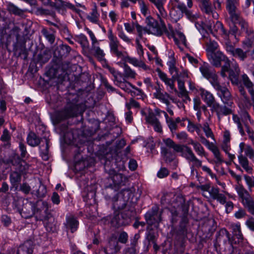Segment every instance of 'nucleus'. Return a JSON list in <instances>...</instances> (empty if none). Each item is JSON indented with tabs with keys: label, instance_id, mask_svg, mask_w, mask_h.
Wrapping results in <instances>:
<instances>
[{
	"label": "nucleus",
	"instance_id": "b1692460",
	"mask_svg": "<svg viewBox=\"0 0 254 254\" xmlns=\"http://www.w3.org/2000/svg\"><path fill=\"white\" fill-rule=\"evenodd\" d=\"M200 92L202 100L208 107L212 108L213 105L216 103L213 95L210 92L203 89H200Z\"/></svg>",
	"mask_w": 254,
	"mask_h": 254
},
{
	"label": "nucleus",
	"instance_id": "7c9ffc66",
	"mask_svg": "<svg viewBox=\"0 0 254 254\" xmlns=\"http://www.w3.org/2000/svg\"><path fill=\"white\" fill-rule=\"evenodd\" d=\"M239 162L243 168L248 173H252V168L249 165V162L247 157L240 154L238 157Z\"/></svg>",
	"mask_w": 254,
	"mask_h": 254
},
{
	"label": "nucleus",
	"instance_id": "a19ab883",
	"mask_svg": "<svg viewBox=\"0 0 254 254\" xmlns=\"http://www.w3.org/2000/svg\"><path fill=\"white\" fill-rule=\"evenodd\" d=\"M233 56L239 59L241 61H244L247 58V52L244 51L242 49L238 48L236 49Z\"/></svg>",
	"mask_w": 254,
	"mask_h": 254
},
{
	"label": "nucleus",
	"instance_id": "de8ad7c7",
	"mask_svg": "<svg viewBox=\"0 0 254 254\" xmlns=\"http://www.w3.org/2000/svg\"><path fill=\"white\" fill-rule=\"evenodd\" d=\"M42 33L46 38V39L52 44L54 43L55 40V36L54 34L50 33L46 29L43 28L42 30Z\"/></svg>",
	"mask_w": 254,
	"mask_h": 254
},
{
	"label": "nucleus",
	"instance_id": "39448f33",
	"mask_svg": "<svg viewBox=\"0 0 254 254\" xmlns=\"http://www.w3.org/2000/svg\"><path fill=\"white\" fill-rule=\"evenodd\" d=\"M181 155L189 162L192 163L190 167L192 172L194 171V167L199 168L201 167L202 161L196 157L192 149L187 145L185 147L181 153Z\"/></svg>",
	"mask_w": 254,
	"mask_h": 254
},
{
	"label": "nucleus",
	"instance_id": "cd10ccee",
	"mask_svg": "<svg viewBox=\"0 0 254 254\" xmlns=\"http://www.w3.org/2000/svg\"><path fill=\"white\" fill-rule=\"evenodd\" d=\"M125 61L135 66L142 68L144 70H147L149 69V67L143 62L141 60H138L135 58L127 56L125 58Z\"/></svg>",
	"mask_w": 254,
	"mask_h": 254
},
{
	"label": "nucleus",
	"instance_id": "a18cd8bd",
	"mask_svg": "<svg viewBox=\"0 0 254 254\" xmlns=\"http://www.w3.org/2000/svg\"><path fill=\"white\" fill-rule=\"evenodd\" d=\"M118 35L120 39H121L125 42L127 44H130L131 43V39H130L124 32L122 27L118 26L117 27Z\"/></svg>",
	"mask_w": 254,
	"mask_h": 254
},
{
	"label": "nucleus",
	"instance_id": "09e8293b",
	"mask_svg": "<svg viewBox=\"0 0 254 254\" xmlns=\"http://www.w3.org/2000/svg\"><path fill=\"white\" fill-rule=\"evenodd\" d=\"M126 106L128 110L129 111L132 108L135 109H139L140 108L139 103L132 98L129 99L128 102L126 103Z\"/></svg>",
	"mask_w": 254,
	"mask_h": 254
},
{
	"label": "nucleus",
	"instance_id": "4be33fe9",
	"mask_svg": "<svg viewBox=\"0 0 254 254\" xmlns=\"http://www.w3.org/2000/svg\"><path fill=\"white\" fill-rule=\"evenodd\" d=\"M177 8L183 13H185L187 17L191 21H194L198 17V15L196 13H194L192 10L187 8L184 3H179L177 5Z\"/></svg>",
	"mask_w": 254,
	"mask_h": 254
},
{
	"label": "nucleus",
	"instance_id": "bf43d9fd",
	"mask_svg": "<svg viewBox=\"0 0 254 254\" xmlns=\"http://www.w3.org/2000/svg\"><path fill=\"white\" fill-rule=\"evenodd\" d=\"M176 79L173 78H168L166 80L164 81V83L166 85L168 86L170 88V90L169 91L170 92H173V91L177 92V90L176 88L175 87L174 81Z\"/></svg>",
	"mask_w": 254,
	"mask_h": 254
},
{
	"label": "nucleus",
	"instance_id": "aec40b11",
	"mask_svg": "<svg viewBox=\"0 0 254 254\" xmlns=\"http://www.w3.org/2000/svg\"><path fill=\"white\" fill-rule=\"evenodd\" d=\"M150 2L153 3L158 10L157 16L159 20L166 18L168 14L166 10L164 7V2L163 0H149Z\"/></svg>",
	"mask_w": 254,
	"mask_h": 254
},
{
	"label": "nucleus",
	"instance_id": "412c9836",
	"mask_svg": "<svg viewBox=\"0 0 254 254\" xmlns=\"http://www.w3.org/2000/svg\"><path fill=\"white\" fill-rule=\"evenodd\" d=\"M241 81L247 88L251 96V102H254V84L250 80L246 74H243L241 77Z\"/></svg>",
	"mask_w": 254,
	"mask_h": 254
},
{
	"label": "nucleus",
	"instance_id": "ea45409f",
	"mask_svg": "<svg viewBox=\"0 0 254 254\" xmlns=\"http://www.w3.org/2000/svg\"><path fill=\"white\" fill-rule=\"evenodd\" d=\"M99 16V14L97 11V6L95 4L92 9L91 12L87 16V18L89 20H90V21L93 23H96L98 20Z\"/></svg>",
	"mask_w": 254,
	"mask_h": 254
},
{
	"label": "nucleus",
	"instance_id": "f3484780",
	"mask_svg": "<svg viewBox=\"0 0 254 254\" xmlns=\"http://www.w3.org/2000/svg\"><path fill=\"white\" fill-rule=\"evenodd\" d=\"M75 108V106L72 105L66 107L64 110L58 112L56 117V121L59 123L64 120L74 116L76 114Z\"/></svg>",
	"mask_w": 254,
	"mask_h": 254
},
{
	"label": "nucleus",
	"instance_id": "dca6fc26",
	"mask_svg": "<svg viewBox=\"0 0 254 254\" xmlns=\"http://www.w3.org/2000/svg\"><path fill=\"white\" fill-rule=\"evenodd\" d=\"M211 111L216 113L218 119L221 120V117L223 116H227L233 114V111L231 109L228 108L226 106L220 105L219 103H216L211 108Z\"/></svg>",
	"mask_w": 254,
	"mask_h": 254
},
{
	"label": "nucleus",
	"instance_id": "0eeeda50",
	"mask_svg": "<svg viewBox=\"0 0 254 254\" xmlns=\"http://www.w3.org/2000/svg\"><path fill=\"white\" fill-rule=\"evenodd\" d=\"M199 69L202 76L208 79L212 86L218 82V76L214 69L211 67L208 64L204 63L200 66Z\"/></svg>",
	"mask_w": 254,
	"mask_h": 254
},
{
	"label": "nucleus",
	"instance_id": "4c0bfd02",
	"mask_svg": "<svg viewBox=\"0 0 254 254\" xmlns=\"http://www.w3.org/2000/svg\"><path fill=\"white\" fill-rule=\"evenodd\" d=\"M45 145L44 146H40V150L41 155L43 159L45 160L48 159V152H49V140L45 138Z\"/></svg>",
	"mask_w": 254,
	"mask_h": 254
},
{
	"label": "nucleus",
	"instance_id": "473e14b6",
	"mask_svg": "<svg viewBox=\"0 0 254 254\" xmlns=\"http://www.w3.org/2000/svg\"><path fill=\"white\" fill-rule=\"evenodd\" d=\"M27 143L31 146H36L40 142V139L33 132H30L27 137Z\"/></svg>",
	"mask_w": 254,
	"mask_h": 254
},
{
	"label": "nucleus",
	"instance_id": "774afa93",
	"mask_svg": "<svg viewBox=\"0 0 254 254\" xmlns=\"http://www.w3.org/2000/svg\"><path fill=\"white\" fill-rule=\"evenodd\" d=\"M247 215L246 211L243 208H240L238 211H236L234 216L237 219H241L245 217Z\"/></svg>",
	"mask_w": 254,
	"mask_h": 254
},
{
	"label": "nucleus",
	"instance_id": "37998d69",
	"mask_svg": "<svg viewBox=\"0 0 254 254\" xmlns=\"http://www.w3.org/2000/svg\"><path fill=\"white\" fill-rule=\"evenodd\" d=\"M155 98L159 100L161 102L165 104L167 106L170 104L169 99L170 98V96L166 92L163 91Z\"/></svg>",
	"mask_w": 254,
	"mask_h": 254
},
{
	"label": "nucleus",
	"instance_id": "2f4dec72",
	"mask_svg": "<svg viewBox=\"0 0 254 254\" xmlns=\"http://www.w3.org/2000/svg\"><path fill=\"white\" fill-rule=\"evenodd\" d=\"M110 178L115 187H119L124 185V180H125V178L124 177L122 174L115 173L110 177Z\"/></svg>",
	"mask_w": 254,
	"mask_h": 254
},
{
	"label": "nucleus",
	"instance_id": "6e6d98bb",
	"mask_svg": "<svg viewBox=\"0 0 254 254\" xmlns=\"http://www.w3.org/2000/svg\"><path fill=\"white\" fill-rule=\"evenodd\" d=\"M170 31L168 30L166 27L165 30L163 31V33H165L169 38H173L175 41V43L177 45H179V41L178 38L175 36L172 28H170Z\"/></svg>",
	"mask_w": 254,
	"mask_h": 254
},
{
	"label": "nucleus",
	"instance_id": "9b49d317",
	"mask_svg": "<svg viewBox=\"0 0 254 254\" xmlns=\"http://www.w3.org/2000/svg\"><path fill=\"white\" fill-rule=\"evenodd\" d=\"M208 57L211 64L216 67L221 66V62H225L229 60L227 56L220 51L208 54Z\"/></svg>",
	"mask_w": 254,
	"mask_h": 254
},
{
	"label": "nucleus",
	"instance_id": "58836bf2",
	"mask_svg": "<svg viewBox=\"0 0 254 254\" xmlns=\"http://www.w3.org/2000/svg\"><path fill=\"white\" fill-rule=\"evenodd\" d=\"M123 75L126 78H134L136 74L127 64H124Z\"/></svg>",
	"mask_w": 254,
	"mask_h": 254
},
{
	"label": "nucleus",
	"instance_id": "c85d7f7f",
	"mask_svg": "<svg viewBox=\"0 0 254 254\" xmlns=\"http://www.w3.org/2000/svg\"><path fill=\"white\" fill-rule=\"evenodd\" d=\"M163 142L165 144L170 147L173 148L176 152L181 153L186 145L177 144L175 142L170 138L164 139L163 140Z\"/></svg>",
	"mask_w": 254,
	"mask_h": 254
},
{
	"label": "nucleus",
	"instance_id": "5fc2aeb1",
	"mask_svg": "<svg viewBox=\"0 0 254 254\" xmlns=\"http://www.w3.org/2000/svg\"><path fill=\"white\" fill-rule=\"evenodd\" d=\"M145 120L147 123L151 124L152 125L159 121L152 112H150L148 115H146Z\"/></svg>",
	"mask_w": 254,
	"mask_h": 254
},
{
	"label": "nucleus",
	"instance_id": "a211bd4d",
	"mask_svg": "<svg viewBox=\"0 0 254 254\" xmlns=\"http://www.w3.org/2000/svg\"><path fill=\"white\" fill-rule=\"evenodd\" d=\"M113 206L115 211L127 213L128 209L133 210L132 208L127 205V201L120 196L113 202Z\"/></svg>",
	"mask_w": 254,
	"mask_h": 254
},
{
	"label": "nucleus",
	"instance_id": "6e6552de",
	"mask_svg": "<svg viewBox=\"0 0 254 254\" xmlns=\"http://www.w3.org/2000/svg\"><path fill=\"white\" fill-rule=\"evenodd\" d=\"M108 38L111 52L118 58H122L123 57V54L122 52L119 50L120 42L111 29L108 31Z\"/></svg>",
	"mask_w": 254,
	"mask_h": 254
},
{
	"label": "nucleus",
	"instance_id": "2eb2a0df",
	"mask_svg": "<svg viewBox=\"0 0 254 254\" xmlns=\"http://www.w3.org/2000/svg\"><path fill=\"white\" fill-rule=\"evenodd\" d=\"M200 140L201 142L205 146H207L209 149L212 152L215 158H216V163H222L223 162V158L222 157L220 151L218 147L212 143H210L204 137L201 136Z\"/></svg>",
	"mask_w": 254,
	"mask_h": 254
},
{
	"label": "nucleus",
	"instance_id": "72a5a7b5",
	"mask_svg": "<svg viewBox=\"0 0 254 254\" xmlns=\"http://www.w3.org/2000/svg\"><path fill=\"white\" fill-rule=\"evenodd\" d=\"M211 31L213 34L217 33L224 36H226L227 35V31L224 28L222 23L219 21H217L215 23Z\"/></svg>",
	"mask_w": 254,
	"mask_h": 254
},
{
	"label": "nucleus",
	"instance_id": "20e7f679",
	"mask_svg": "<svg viewBox=\"0 0 254 254\" xmlns=\"http://www.w3.org/2000/svg\"><path fill=\"white\" fill-rule=\"evenodd\" d=\"M213 87L217 91V94L222 102L225 105L231 106L233 104L232 97L228 89L226 86L221 85L219 81L215 83Z\"/></svg>",
	"mask_w": 254,
	"mask_h": 254
},
{
	"label": "nucleus",
	"instance_id": "338daca9",
	"mask_svg": "<svg viewBox=\"0 0 254 254\" xmlns=\"http://www.w3.org/2000/svg\"><path fill=\"white\" fill-rule=\"evenodd\" d=\"M169 174L168 170L166 168H161L157 173V177L159 178H163L167 177Z\"/></svg>",
	"mask_w": 254,
	"mask_h": 254
},
{
	"label": "nucleus",
	"instance_id": "ddd939ff",
	"mask_svg": "<svg viewBox=\"0 0 254 254\" xmlns=\"http://www.w3.org/2000/svg\"><path fill=\"white\" fill-rule=\"evenodd\" d=\"M18 212L22 217L25 219L29 218L35 213V205L31 201L26 200V202L23 203L22 208L19 209Z\"/></svg>",
	"mask_w": 254,
	"mask_h": 254
},
{
	"label": "nucleus",
	"instance_id": "49530a36",
	"mask_svg": "<svg viewBox=\"0 0 254 254\" xmlns=\"http://www.w3.org/2000/svg\"><path fill=\"white\" fill-rule=\"evenodd\" d=\"M175 36L178 38L179 43V45H177L178 46L180 49L183 50V48L181 47V44L184 45L185 46H186L187 41L185 36L183 33L180 31H177Z\"/></svg>",
	"mask_w": 254,
	"mask_h": 254
},
{
	"label": "nucleus",
	"instance_id": "423d86ee",
	"mask_svg": "<svg viewBox=\"0 0 254 254\" xmlns=\"http://www.w3.org/2000/svg\"><path fill=\"white\" fill-rule=\"evenodd\" d=\"M10 163L14 166L15 170L12 171L9 175V180L13 187H17L18 184L21 182V173L23 172V166L19 163H16V160H11Z\"/></svg>",
	"mask_w": 254,
	"mask_h": 254
},
{
	"label": "nucleus",
	"instance_id": "c9c22d12",
	"mask_svg": "<svg viewBox=\"0 0 254 254\" xmlns=\"http://www.w3.org/2000/svg\"><path fill=\"white\" fill-rule=\"evenodd\" d=\"M240 72L235 71L233 70H230L229 71V77L233 84L238 85V88L240 86H243L241 84V82L239 80V75Z\"/></svg>",
	"mask_w": 254,
	"mask_h": 254
},
{
	"label": "nucleus",
	"instance_id": "4468645a",
	"mask_svg": "<svg viewBox=\"0 0 254 254\" xmlns=\"http://www.w3.org/2000/svg\"><path fill=\"white\" fill-rule=\"evenodd\" d=\"M199 6L203 13L211 16L215 19H218V14L213 9L210 0H199Z\"/></svg>",
	"mask_w": 254,
	"mask_h": 254
},
{
	"label": "nucleus",
	"instance_id": "0e129e2a",
	"mask_svg": "<svg viewBox=\"0 0 254 254\" xmlns=\"http://www.w3.org/2000/svg\"><path fill=\"white\" fill-rule=\"evenodd\" d=\"M246 184L250 188H254V177L249 176L247 175L244 176Z\"/></svg>",
	"mask_w": 254,
	"mask_h": 254
},
{
	"label": "nucleus",
	"instance_id": "9d476101",
	"mask_svg": "<svg viewBox=\"0 0 254 254\" xmlns=\"http://www.w3.org/2000/svg\"><path fill=\"white\" fill-rule=\"evenodd\" d=\"M147 223L149 225H158L161 221V214L158 212L157 206H153L145 215Z\"/></svg>",
	"mask_w": 254,
	"mask_h": 254
},
{
	"label": "nucleus",
	"instance_id": "69168bd1",
	"mask_svg": "<svg viewBox=\"0 0 254 254\" xmlns=\"http://www.w3.org/2000/svg\"><path fill=\"white\" fill-rule=\"evenodd\" d=\"M127 234L125 232H122L120 234L118 238V241H117L123 244H126L127 242Z\"/></svg>",
	"mask_w": 254,
	"mask_h": 254
},
{
	"label": "nucleus",
	"instance_id": "680f3d73",
	"mask_svg": "<svg viewBox=\"0 0 254 254\" xmlns=\"http://www.w3.org/2000/svg\"><path fill=\"white\" fill-rule=\"evenodd\" d=\"M245 224L250 230L254 232V218L253 217L249 216L245 222Z\"/></svg>",
	"mask_w": 254,
	"mask_h": 254
},
{
	"label": "nucleus",
	"instance_id": "052dcab7",
	"mask_svg": "<svg viewBox=\"0 0 254 254\" xmlns=\"http://www.w3.org/2000/svg\"><path fill=\"white\" fill-rule=\"evenodd\" d=\"M151 89L155 91L153 94L154 98L164 91L161 86L157 82L154 84Z\"/></svg>",
	"mask_w": 254,
	"mask_h": 254
},
{
	"label": "nucleus",
	"instance_id": "6ab92c4d",
	"mask_svg": "<svg viewBox=\"0 0 254 254\" xmlns=\"http://www.w3.org/2000/svg\"><path fill=\"white\" fill-rule=\"evenodd\" d=\"M221 233H222L224 235H225L227 239V244L228 245V247L230 248L229 250L230 253H231L232 252L233 243H239L240 242H242L244 239L242 231H241L240 233H236L233 235L235 242H233V241L231 240L230 234L226 229H222L221 231Z\"/></svg>",
	"mask_w": 254,
	"mask_h": 254
},
{
	"label": "nucleus",
	"instance_id": "e2e57ef3",
	"mask_svg": "<svg viewBox=\"0 0 254 254\" xmlns=\"http://www.w3.org/2000/svg\"><path fill=\"white\" fill-rule=\"evenodd\" d=\"M240 116L241 118L243 119V120H244L245 121L249 120L250 122V123L254 125L253 122H254V121L251 120L250 115L246 110H242L240 113Z\"/></svg>",
	"mask_w": 254,
	"mask_h": 254
},
{
	"label": "nucleus",
	"instance_id": "f257e3e1",
	"mask_svg": "<svg viewBox=\"0 0 254 254\" xmlns=\"http://www.w3.org/2000/svg\"><path fill=\"white\" fill-rule=\"evenodd\" d=\"M236 189L239 197L242 199V203L244 206L247 209L251 214L254 215V200L249 192L242 185L238 186Z\"/></svg>",
	"mask_w": 254,
	"mask_h": 254
},
{
	"label": "nucleus",
	"instance_id": "e433bc0d",
	"mask_svg": "<svg viewBox=\"0 0 254 254\" xmlns=\"http://www.w3.org/2000/svg\"><path fill=\"white\" fill-rule=\"evenodd\" d=\"M183 13L175 8H171L170 11V16L172 22H177L183 17Z\"/></svg>",
	"mask_w": 254,
	"mask_h": 254
},
{
	"label": "nucleus",
	"instance_id": "7ed1b4c3",
	"mask_svg": "<svg viewBox=\"0 0 254 254\" xmlns=\"http://www.w3.org/2000/svg\"><path fill=\"white\" fill-rule=\"evenodd\" d=\"M161 25L157 20L152 17L148 16L146 18L145 23L149 28V32L151 34L160 36L163 34V31L166 29V25L163 20H159Z\"/></svg>",
	"mask_w": 254,
	"mask_h": 254
},
{
	"label": "nucleus",
	"instance_id": "13d9d810",
	"mask_svg": "<svg viewBox=\"0 0 254 254\" xmlns=\"http://www.w3.org/2000/svg\"><path fill=\"white\" fill-rule=\"evenodd\" d=\"M140 11L141 13L146 16L149 13V9L148 5L144 2L143 0L139 2V3Z\"/></svg>",
	"mask_w": 254,
	"mask_h": 254
},
{
	"label": "nucleus",
	"instance_id": "a878e982",
	"mask_svg": "<svg viewBox=\"0 0 254 254\" xmlns=\"http://www.w3.org/2000/svg\"><path fill=\"white\" fill-rule=\"evenodd\" d=\"M33 245L31 241H27L21 245L17 251L16 254H32Z\"/></svg>",
	"mask_w": 254,
	"mask_h": 254
},
{
	"label": "nucleus",
	"instance_id": "c756f323",
	"mask_svg": "<svg viewBox=\"0 0 254 254\" xmlns=\"http://www.w3.org/2000/svg\"><path fill=\"white\" fill-rule=\"evenodd\" d=\"M189 144L192 145L193 149L196 154L201 157H206V153L205 152L203 147L201 144L196 141H194L192 139L190 140Z\"/></svg>",
	"mask_w": 254,
	"mask_h": 254
},
{
	"label": "nucleus",
	"instance_id": "1a4fd4ad",
	"mask_svg": "<svg viewBox=\"0 0 254 254\" xmlns=\"http://www.w3.org/2000/svg\"><path fill=\"white\" fill-rule=\"evenodd\" d=\"M92 41L91 51L92 54L99 61L104 60L105 54L99 47V42L91 31L88 32Z\"/></svg>",
	"mask_w": 254,
	"mask_h": 254
},
{
	"label": "nucleus",
	"instance_id": "f704fd0d",
	"mask_svg": "<svg viewBox=\"0 0 254 254\" xmlns=\"http://www.w3.org/2000/svg\"><path fill=\"white\" fill-rule=\"evenodd\" d=\"M178 83V88L180 90V94L182 97L185 98V100L190 101V99L188 93L185 88L184 82L181 79H177Z\"/></svg>",
	"mask_w": 254,
	"mask_h": 254
},
{
	"label": "nucleus",
	"instance_id": "393cba45",
	"mask_svg": "<svg viewBox=\"0 0 254 254\" xmlns=\"http://www.w3.org/2000/svg\"><path fill=\"white\" fill-rule=\"evenodd\" d=\"M78 224V221L73 216L66 217L65 225L67 231H70L72 233H74L77 230Z\"/></svg>",
	"mask_w": 254,
	"mask_h": 254
},
{
	"label": "nucleus",
	"instance_id": "603ef678",
	"mask_svg": "<svg viewBox=\"0 0 254 254\" xmlns=\"http://www.w3.org/2000/svg\"><path fill=\"white\" fill-rule=\"evenodd\" d=\"M232 21L235 23H238L241 27V30L243 32L246 30V29L248 28V26H249L248 22H246L244 19L241 18L240 14L238 20Z\"/></svg>",
	"mask_w": 254,
	"mask_h": 254
},
{
	"label": "nucleus",
	"instance_id": "5701e85b",
	"mask_svg": "<svg viewBox=\"0 0 254 254\" xmlns=\"http://www.w3.org/2000/svg\"><path fill=\"white\" fill-rule=\"evenodd\" d=\"M106 254H116L120 250L118 242L116 238H111L108 242V245L104 249Z\"/></svg>",
	"mask_w": 254,
	"mask_h": 254
},
{
	"label": "nucleus",
	"instance_id": "4d7b16f0",
	"mask_svg": "<svg viewBox=\"0 0 254 254\" xmlns=\"http://www.w3.org/2000/svg\"><path fill=\"white\" fill-rule=\"evenodd\" d=\"M245 155L250 159H254V149L250 145H247L245 148Z\"/></svg>",
	"mask_w": 254,
	"mask_h": 254
},
{
	"label": "nucleus",
	"instance_id": "f03ea898",
	"mask_svg": "<svg viewBox=\"0 0 254 254\" xmlns=\"http://www.w3.org/2000/svg\"><path fill=\"white\" fill-rule=\"evenodd\" d=\"M133 210L128 209L127 213L115 211L114 215L111 219V224L113 226L119 227L128 224L130 217L133 215Z\"/></svg>",
	"mask_w": 254,
	"mask_h": 254
},
{
	"label": "nucleus",
	"instance_id": "f8f14e48",
	"mask_svg": "<svg viewBox=\"0 0 254 254\" xmlns=\"http://www.w3.org/2000/svg\"><path fill=\"white\" fill-rule=\"evenodd\" d=\"M239 5V0H227L226 9L230 14L232 20H238L239 17V12L237 7Z\"/></svg>",
	"mask_w": 254,
	"mask_h": 254
},
{
	"label": "nucleus",
	"instance_id": "8fccbe9b",
	"mask_svg": "<svg viewBox=\"0 0 254 254\" xmlns=\"http://www.w3.org/2000/svg\"><path fill=\"white\" fill-rule=\"evenodd\" d=\"M202 129L207 137H210L212 139H214V135L207 123L204 124Z\"/></svg>",
	"mask_w": 254,
	"mask_h": 254
},
{
	"label": "nucleus",
	"instance_id": "bb28decb",
	"mask_svg": "<svg viewBox=\"0 0 254 254\" xmlns=\"http://www.w3.org/2000/svg\"><path fill=\"white\" fill-rule=\"evenodd\" d=\"M35 186L33 187V193L35 191V194L38 197H43L45 196L47 190L46 186L43 185L41 181H35Z\"/></svg>",
	"mask_w": 254,
	"mask_h": 254
},
{
	"label": "nucleus",
	"instance_id": "864d4df0",
	"mask_svg": "<svg viewBox=\"0 0 254 254\" xmlns=\"http://www.w3.org/2000/svg\"><path fill=\"white\" fill-rule=\"evenodd\" d=\"M170 131L174 134L176 133L177 129H178V125L176 124V122L174 121L172 118L170 121L166 123Z\"/></svg>",
	"mask_w": 254,
	"mask_h": 254
},
{
	"label": "nucleus",
	"instance_id": "3c124183",
	"mask_svg": "<svg viewBox=\"0 0 254 254\" xmlns=\"http://www.w3.org/2000/svg\"><path fill=\"white\" fill-rule=\"evenodd\" d=\"M7 9L10 12L14 14L20 15L22 13V11L12 3L8 4Z\"/></svg>",
	"mask_w": 254,
	"mask_h": 254
},
{
	"label": "nucleus",
	"instance_id": "c03bdc74",
	"mask_svg": "<svg viewBox=\"0 0 254 254\" xmlns=\"http://www.w3.org/2000/svg\"><path fill=\"white\" fill-rule=\"evenodd\" d=\"M206 45L207 46L206 50L208 54L216 52V50L218 47V43L214 41L210 40L209 42L206 41Z\"/></svg>",
	"mask_w": 254,
	"mask_h": 254
},
{
	"label": "nucleus",
	"instance_id": "79ce46f5",
	"mask_svg": "<svg viewBox=\"0 0 254 254\" xmlns=\"http://www.w3.org/2000/svg\"><path fill=\"white\" fill-rule=\"evenodd\" d=\"M116 82L117 85L121 89L127 92H130V87H132L133 85H132L130 82L126 81H122L121 80H119V79L116 80Z\"/></svg>",
	"mask_w": 254,
	"mask_h": 254
}]
</instances>
